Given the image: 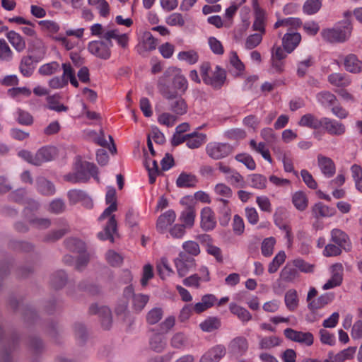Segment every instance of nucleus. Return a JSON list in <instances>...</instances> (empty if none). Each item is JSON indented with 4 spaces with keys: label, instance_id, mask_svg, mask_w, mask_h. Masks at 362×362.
<instances>
[{
    "label": "nucleus",
    "instance_id": "f257e3e1",
    "mask_svg": "<svg viewBox=\"0 0 362 362\" xmlns=\"http://www.w3.org/2000/svg\"><path fill=\"white\" fill-rule=\"evenodd\" d=\"M157 88L164 98L172 100L185 93L188 81L180 69L169 67L158 78Z\"/></svg>",
    "mask_w": 362,
    "mask_h": 362
},
{
    "label": "nucleus",
    "instance_id": "f03ea898",
    "mask_svg": "<svg viewBox=\"0 0 362 362\" xmlns=\"http://www.w3.org/2000/svg\"><path fill=\"white\" fill-rule=\"evenodd\" d=\"M351 31V23L346 21L339 23L333 28L322 30L321 35L323 40L329 42H344L349 38Z\"/></svg>",
    "mask_w": 362,
    "mask_h": 362
},
{
    "label": "nucleus",
    "instance_id": "7ed1b4c3",
    "mask_svg": "<svg viewBox=\"0 0 362 362\" xmlns=\"http://www.w3.org/2000/svg\"><path fill=\"white\" fill-rule=\"evenodd\" d=\"M56 154V148L52 146H44L40 148L35 154L23 150L18 152V156L28 163L40 166L45 162L52 160Z\"/></svg>",
    "mask_w": 362,
    "mask_h": 362
},
{
    "label": "nucleus",
    "instance_id": "20e7f679",
    "mask_svg": "<svg viewBox=\"0 0 362 362\" xmlns=\"http://www.w3.org/2000/svg\"><path fill=\"white\" fill-rule=\"evenodd\" d=\"M76 172L70 173L66 176V180L76 183V182H86L90 177L95 179L98 177V168L93 163L89 162H79L76 164Z\"/></svg>",
    "mask_w": 362,
    "mask_h": 362
},
{
    "label": "nucleus",
    "instance_id": "39448f33",
    "mask_svg": "<svg viewBox=\"0 0 362 362\" xmlns=\"http://www.w3.org/2000/svg\"><path fill=\"white\" fill-rule=\"evenodd\" d=\"M105 202L107 204H109V206L105 209L98 220L100 222L107 220L105 226H117V221L115 215L112 214L117 209L115 188L108 189L105 196Z\"/></svg>",
    "mask_w": 362,
    "mask_h": 362
},
{
    "label": "nucleus",
    "instance_id": "423d86ee",
    "mask_svg": "<svg viewBox=\"0 0 362 362\" xmlns=\"http://www.w3.org/2000/svg\"><path fill=\"white\" fill-rule=\"evenodd\" d=\"M233 151V147L228 143L210 142L206 146L207 155L214 160L224 158L231 154Z\"/></svg>",
    "mask_w": 362,
    "mask_h": 362
},
{
    "label": "nucleus",
    "instance_id": "0eeeda50",
    "mask_svg": "<svg viewBox=\"0 0 362 362\" xmlns=\"http://www.w3.org/2000/svg\"><path fill=\"white\" fill-rule=\"evenodd\" d=\"M177 272L180 277L186 276L188 272L196 267V261L194 257H189L184 252H180L178 257L174 260Z\"/></svg>",
    "mask_w": 362,
    "mask_h": 362
},
{
    "label": "nucleus",
    "instance_id": "6e6552de",
    "mask_svg": "<svg viewBox=\"0 0 362 362\" xmlns=\"http://www.w3.org/2000/svg\"><path fill=\"white\" fill-rule=\"evenodd\" d=\"M252 8L254 11V22L252 23V30L264 34L266 32L267 13L262 9L258 2V0H252Z\"/></svg>",
    "mask_w": 362,
    "mask_h": 362
},
{
    "label": "nucleus",
    "instance_id": "1a4fd4ad",
    "mask_svg": "<svg viewBox=\"0 0 362 362\" xmlns=\"http://www.w3.org/2000/svg\"><path fill=\"white\" fill-rule=\"evenodd\" d=\"M284 336L289 340L310 346L313 344L314 337L311 332H303L291 328L284 331Z\"/></svg>",
    "mask_w": 362,
    "mask_h": 362
},
{
    "label": "nucleus",
    "instance_id": "9d476101",
    "mask_svg": "<svg viewBox=\"0 0 362 362\" xmlns=\"http://www.w3.org/2000/svg\"><path fill=\"white\" fill-rule=\"evenodd\" d=\"M111 47L102 40H93L88 44V50L96 57L108 59L111 56Z\"/></svg>",
    "mask_w": 362,
    "mask_h": 362
},
{
    "label": "nucleus",
    "instance_id": "9b49d317",
    "mask_svg": "<svg viewBox=\"0 0 362 362\" xmlns=\"http://www.w3.org/2000/svg\"><path fill=\"white\" fill-rule=\"evenodd\" d=\"M322 127L329 134L332 136H341L346 132L345 125L336 119L329 117H322Z\"/></svg>",
    "mask_w": 362,
    "mask_h": 362
},
{
    "label": "nucleus",
    "instance_id": "f8f14e48",
    "mask_svg": "<svg viewBox=\"0 0 362 362\" xmlns=\"http://www.w3.org/2000/svg\"><path fill=\"white\" fill-rule=\"evenodd\" d=\"M248 349V342L245 337L238 336L233 338L228 344V351L233 356H242Z\"/></svg>",
    "mask_w": 362,
    "mask_h": 362
},
{
    "label": "nucleus",
    "instance_id": "ddd939ff",
    "mask_svg": "<svg viewBox=\"0 0 362 362\" xmlns=\"http://www.w3.org/2000/svg\"><path fill=\"white\" fill-rule=\"evenodd\" d=\"M67 196L71 204L81 203L88 209L91 208L93 205L91 198L84 191L71 189L68 192Z\"/></svg>",
    "mask_w": 362,
    "mask_h": 362
},
{
    "label": "nucleus",
    "instance_id": "4468645a",
    "mask_svg": "<svg viewBox=\"0 0 362 362\" xmlns=\"http://www.w3.org/2000/svg\"><path fill=\"white\" fill-rule=\"evenodd\" d=\"M226 78V71L219 66H216L215 70L210 73L209 77L204 78V83L214 88L219 89L223 85Z\"/></svg>",
    "mask_w": 362,
    "mask_h": 362
},
{
    "label": "nucleus",
    "instance_id": "2eb2a0df",
    "mask_svg": "<svg viewBox=\"0 0 362 362\" xmlns=\"http://www.w3.org/2000/svg\"><path fill=\"white\" fill-rule=\"evenodd\" d=\"M91 314H98L101 320V324L104 329H108L112 325V313L109 308L106 306L98 307L93 304L89 308Z\"/></svg>",
    "mask_w": 362,
    "mask_h": 362
},
{
    "label": "nucleus",
    "instance_id": "dca6fc26",
    "mask_svg": "<svg viewBox=\"0 0 362 362\" xmlns=\"http://www.w3.org/2000/svg\"><path fill=\"white\" fill-rule=\"evenodd\" d=\"M226 354V348L218 344L209 349L200 358L199 362H218Z\"/></svg>",
    "mask_w": 362,
    "mask_h": 362
},
{
    "label": "nucleus",
    "instance_id": "f3484780",
    "mask_svg": "<svg viewBox=\"0 0 362 362\" xmlns=\"http://www.w3.org/2000/svg\"><path fill=\"white\" fill-rule=\"evenodd\" d=\"M10 202L18 204H27L30 205L32 209H37L39 204L37 202L26 198V192L23 189H18L11 192L8 197Z\"/></svg>",
    "mask_w": 362,
    "mask_h": 362
},
{
    "label": "nucleus",
    "instance_id": "a211bd4d",
    "mask_svg": "<svg viewBox=\"0 0 362 362\" xmlns=\"http://www.w3.org/2000/svg\"><path fill=\"white\" fill-rule=\"evenodd\" d=\"M317 163L322 173L325 177H331L334 175L335 164L330 158L320 154L317 156Z\"/></svg>",
    "mask_w": 362,
    "mask_h": 362
},
{
    "label": "nucleus",
    "instance_id": "6ab92c4d",
    "mask_svg": "<svg viewBox=\"0 0 362 362\" xmlns=\"http://www.w3.org/2000/svg\"><path fill=\"white\" fill-rule=\"evenodd\" d=\"M301 35L298 33H287L282 39V45L287 53H291L299 45Z\"/></svg>",
    "mask_w": 362,
    "mask_h": 362
},
{
    "label": "nucleus",
    "instance_id": "aec40b11",
    "mask_svg": "<svg viewBox=\"0 0 362 362\" xmlns=\"http://www.w3.org/2000/svg\"><path fill=\"white\" fill-rule=\"evenodd\" d=\"M344 66L348 72L352 74H359L362 72V61L354 54H349L344 57Z\"/></svg>",
    "mask_w": 362,
    "mask_h": 362
},
{
    "label": "nucleus",
    "instance_id": "412c9836",
    "mask_svg": "<svg viewBox=\"0 0 362 362\" xmlns=\"http://www.w3.org/2000/svg\"><path fill=\"white\" fill-rule=\"evenodd\" d=\"M322 118H317L314 115L308 113L300 117L298 124L313 129H319L322 127Z\"/></svg>",
    "mask_w": 362,
    "mask_h": 362
},
{
    "label": "nucleus",
    "instance_id": "4be33fe9",
    "mask_svg": "<svg viewBox=\"0 0 362 362\" xmlns=\"http://www.w3.org/2000/svg\"><path fill=\"white\" fill-rule=\"evenodd\" d=\"M186 145L189 148H198L206 141V135L203 133L194 132L191 134H186Z\"/></svg>",
    "mask_w": 362,
    "mask_h": 362
},
{
    "label": "nucleus",
    "instance_id": "5701e85b",
    "mask_svg": "<svg viewBox=\"0 0 362 362\" xmlns=\"http://www.w3.org/2000/svg\"><path fill=\"white\" fill-rule=\"evenodd\" d=\"M197 182V178L194 175L182 172L176 180V185L180 188H189L195 187Z\"/></svg>",
    "mask_w": 362,
    "mask_h": 362
},
{
    "label": "nucleus",
    "instance_id": "b1692460",
    "mask_svg": "<svg viewBox=\"0 0 362 362\" xmlns=\"http://www.w3.org/2000/svg\"><path fill=\"white\" fill-rule=\"evenodd\" d=\"M35 69V64L31 56H24L22 57L19 70L21 74L25 77H30L33 75Z\"/></svg>",
    "mask_w": 362,
    "mask_h": 362
},
{
    "label": "nucleus",
    "instance_id": "393cba45",
    "mask_svg": "<svg viewBox=\"0 0 362 362\" xmlns=\"http://www.w3.org/2000/svg\"><path fill=\"white\" fill-rule=\"evenodd\" d=\"M216 300L215 296L212 294H207L202 296L200 302L197 303L195 305H192L194 311L196 313H201L207 309L212 307Z\"/></svg>",
    "mask_w": 362,
    "mask_h": 362
},
{
    "label": "nucleus",
    "instance_id": "a878e982",
    "mask_svg": "<svg viewBox=\"0 0 362 362\" xmlns=\"http://www.w3.org/2000/svg\"><path fill=\"white\" fill-rule=\"evenodd\" d=\"M299 276V272L292 262H288L280 273V278L285 282H293Z\"/></svg>",
    "mask_w": 362,
    "mask_h": 362
},
{
    "label": "nucleus",
    "instance_id": "bb28decb",
    "mask_svg": "<svg viewBox=\"0 0 362 362\" xmlns=\"http://www.w3.org/2000/svg\"><path fill=\"white\" fill-rule=\"evenodd\" d=\"M328 81L334 86L337 87H347L349 86L351 81L348 75L340 73H333L328 76Z\"/></svg>",
    "mask_w": 362,
    "mask_h": 362
},
{
    "label": "nucleus",
    "instance_id": "cd10ccee",
    "mask_svg": "<svg viewBox=\"0 0 362 362\" xmlns=\"http://www.w3.org/2000/svg\"><path fill=\"white\" fill-rule=\"evenodd\" d=\"M62 97L59 94H54L47 97V108L49 110L61 112H66L68 107L61 103Z\"/></svg>",
    "mask_w": 362,
    "mask_h": 362
},
{
    "label": "nucleus",
    "instance_id": "c85d7f7f",
    "mask_svg": "<svg viewBox=\"0 0 362 362\" xmlns=\"http://www.w3.org/2000/svg\"><path fill=\"white\" fill-rule=\"evenodd\" d=\"M9 42L13 48L18 52H21L25 48V42L23 37L15 31H9L6 34Z\"/></svg>",
    "mask_w": 362,
    "mask_h": 362
},
{
    "label": "nucleus",
    "instance_id": "c756f323",
    "mask_svg": "<svg viewBox=\"0 0 362 362\" xmlns=\"http://www.w3.org/2000/svg\"><path fill=\"white\" fill-rule=\"evenodd\" d=\"M317 101L324 107H332L337 101V97L329 91L324 90L316 95Z\"/></svg>",
    "mask_w": 362,
    "mask_h": 362
},
{
    "label": "nucleus",
    "instance_id": "7c9ffc66",
    "mask_svg": "<svg viewBox=\"0 0 362 362\" xmlns=\"http://www.w3.org/2000/svg\"><path fill=\"white\" fill-rule=\"evenodd\" d=\"M25 218L28 223L36 225L37 226H49L52 224L51 221L48 218H40L31 212V209L26 207L24 210Z\"/></svg>",
    "mask_w": 362,
    "mask_h": 362
},
{
    "label": "nucleus",
    "instance_id": "2f4dec72",
    "mask_svg": "<svg viewBox=\"0 0 362 362\" xmlns=\"http://www.w3.org/2000/svg\"><path fill=\"white\" fill-rule=\"evenodd\" d=\"M332 240L344 250H349L348 235L341 230L339 228L333 229L332 231Z\"/></svg>",
    "mask_w": 362,
    "mask_h": 362
},
{
    "label": "nucleus",
    "instance_id": "473e14b6",
    "mask_svg": "<svg viewBox=\"0 0 362 362\" xmlns=\"http://www.w3.org/2000/svg\"><path fill=\"white\" fill-rule=\"evenodd\" d=\"M229 309L231 313L236 315L243 322H247L252 319V315L247 309L235 303H230Z\"/></svg>",
    "mask_w": 362,
    "mask_h": 362
},
{
    "label": "nucleus",
    "instance_id": "72a5a7b5",
    "mask_svg": "<svg viewBox=\"0 0 362 362\" xmlns=\"http://www.w3.org/2000/svg\"><path fill=\"white\" fill-rule=\"evenodd\" d=\"M202 226H216V219L213 210L210 207H204L201 211Z\"/></svg>",
    "mask_w": 362,
    "mask_h": 362
},
{
    "label": "nucleus",
    "instance_id": "f704fd0d",
    "mask_svg": "<svg viewBox=\"0 0 362 362\" xmlns=\"http://www.w3.org/2000/svg\"><path fill=\"white\" fill-rule=\"evenodd\" d=\"M259 348L260 349H271L278 346L281 343V339L276 336L259 337Z\"/></svg>",
    "mask_w": 362,
    "mask_h": 362
},
{
    "label": "nucleus",
    "instance_id": "c9c22d12",
    "mask_svg": "<svg viewBox=\"0 0 362 362\" xmlns=\"http://www.w3.org/2000/svg\"><path fill=\"white\" fill-rule=\"evenodd\" d=\"M292 203L299 211H304L308 204L306 194L302 191L296 192L292 196Z\"/></svg>",
    "mask_w": 362,
    "mask_h": 362
},
{
    "label": "nucleus",
    "instance_id": "e433bc0d",
    "mask_svg": "<svg viewBox=\"0 0 362 362\" xmlns=\"http://www.w3.org/2000/svg\"><path fill=\"white\" fill-rule=\"evenodd\" d=\"M250 146L256 152L261 154L262 156L269 163H272V159L268 148L263 142L257 143L254 139L250 141Z\"/></svg>",
    "mask_w": 362,
    "mask_h": 362
},
{
    "label": "nucleus",
    "instance_id": "4c0bfd02",
    "mask_svg": "<svg viewBox=\"0 0 362 362\" xmlns=\"http://www.w3.org/2000/svg\"><path fill=\"white\" fill-rule=\"evenodd\" d=\"M64 244L68 250L74 252L81 253L86 250L85 243L78 238H67L65 240Z\"/></svg>",
    "mask_w": 362,
    "mask_h": 362
},
{
    "label": "nucleus",
    "instance_id": "58836bf2",
    "mask_svg": "<svg viewBox=\"0 0 362 362\" xmlns=\"http://www.w3.org/2000/svg\"><path fill=\"white\" fill-rule=\"evenodd\" d=\"M149 345L152 350L160 353L166 347L165 338L160 334H156L150 339Z\"/></svg>",
    "mask_w": 362,
    "mask_h": 362
},
{
    "label": "nucleus",
    "instance_id": "ea45409f",
    "mask_svg": "<svg viewBox=\"0 0 362 362\" xmlns=\"http://www.w3.org/2000/svg\"><path fill=\"white\" fill-rule=\"evenodd\" d=\"M37 190L43 195L52 196L55 193L54 185L45 178L37 180Z\"/></svg>",
    "mask_w": 362,
    "mask_h": 362
},
{
    "label": "nucleus",
    "instance_id": "a19ab883",
    "mask_svg": "<svg viewBox=\"0 0 362 362\" xmlns=\"http://www.w3.org/2000/svg\"><path fill=\"white\" fill-rule=\"evenodd\" d=\"M188 109L186 101L178 96L177 99L170 104V110L177 115H183L187 113Z\"/></svg>",
    "mask_w": 362,
    "mask_h": 362
},
{
    "label": "nucleus",
    "instance_id": "79ce46f5",
    "mask_svg": "<svg viewBox=\"0 0 362 362\" xmlns=\"http://www.w3.org/2000/svg\"><path fill=\"white\" fill-rule=\"evenodd\" d=\"M195 209L192 206H187L181 213L180 220L181 221L188 226H192L194 225L195 219Z\"/></svg>",
    "mask_w": 362,
    "mask_h": 362
},
{
    "label": "nucleus",
    "instance_id": "37998d69",
    "mask_svg": "<svg viewBox=\"0 0 362 362\" xmlns=\"http://www.w3.org/2000/svg\"><path fill=\"white\" fill-rule=\"evenodd\" d=\"M67 281V276L66 273L59 270L54 272L51 277V285L56 289L62 288L64 286Z\"/></svg>",
    "mask_w": 362,
    "mask_h": 362
},
{
    "label": "nucleus",
    "instance_id": "c03bdc74",
    "mask_svg": "<svg viewBox=\"0 0 362 362\" xmlns=\"http://www.w3.org/2000/svg\"><path fill=\"white\" fill-rule=\"evenodd\" d=\"M15 119L21 125L30 126L33 123V116L28 112L21 108L16 110Z\"/></svg>",
    "mask_w": 362,
    "mask_h": 362
},
{
    "label": "nucleus",
    "instance_id": "a18cd8bd",
    "mask_svg": "<svg viewBox=\"0 0 362 362\" xmlns=\"http://www.w3.org/2000/svg\"><path fill=\"white\" fill-rule=\"evenodd\" d=\"M188 339L187 336L182 333H175L170 339V346L176 349H183L187 345Z\"/></svg>",
    "mask_w": 362,
    "mask_h": 362
},
{
    "label": "nucleus",
    "instance_id": "49530a36",
    "mask_svg": "<svg viewBox=\"0 0 362 362\" xmlns=\"http://www.w3.org/2000/svg\"><path fill=\"white\" fill-rule=\"evenodd\" d=\"M7 94L11 98L19 101L22 97H29L31 95V90L26 87H17L9 88Z\"/></svg>",
    "mask_w": 362,
    "mask_h": 362
},
{
    "label": "nucleus",
    "instance_id": "de8ad7c7",
    "mask_svg": "<svg viewBox=\"0 0 362 362\" xmlns=\"http://www.w3.org/2000/svg\"><path fill=\"white\" fill-rule=\"evenodd\" d=\"M149 300L148 295L141 293L134 296L132 299V308L136 313H140L146 306Z\"/></svg>",
    "mask_w": 362,
    "mask_h": 362
},
{
    "label": "nucleus",
    "instance_id": "09e8293b",
    "mask_svg": "<svg viewBox=\"0 0 362 362\" xmlns=\"http://www.w3.org/2000/svg\"><path fill=\"white\" fill-rule=\"evenodd\" d=\"M312 211L317 218L331 216L333 214V210L322 202L315 204Z\"/></svg>",
    "mask_w": 362,
    "mask_h": 362
},
{
    "label": "nucleus",
    "instance_id": "8fccbe9b",
    "mask_svg": "<svg viewBox=\"0 0 362 362\" xmlns=\"http://www.w3.org/2000/svg\"><path fill=\"white\" fill-rule=\"evenodd\" d=\"M175 218V211L168 210L158 217L157 226H170L174 223Z\"/></svg>",
    "mask_w": 362,
    "mask_h": 362
},
{
    "label": "nucleus",
    "instance_id": "3c124183",
    "mask_svg": "<svg viewBox=\"0 0 362 362\" xmlns=\"http://www.w3.org/2000/svg\"><path fill=\"white\" fill-rule=\"evenodd\" d=\"M297 292L294 289L288 290L285 294V304L289 310L293 311L298 307Z\"/></svg>",
    "mask_w": 362,
    "mask_h": 362
},
{
    "label": "nucleus",
    "instance_id": "603ef678",
    "mask_svg": "<svg viewBox=\"0 0 362 362\" xmlns=\"http://www.w3.org/2000/svg\"><path fill=\"white\" fill-rule=\"evenodd\" d=\"M221 325L220 320L215 317H210L202 322L199 327L204 332H211L217 329Z\"/></svg>",
    "mask_w": 362,
    "mask_h": 362
},
{
    "label": "nucleus",
    "instance_id": "864d4df0",
    "mask_svg": "<svg viewBox=\"0 0 362 362\" xmlns=\"http://www.w3.org/2000/svg\"><path fill=\"white\" fill-rule=\"evenodd\" d=\"M98 237L101 240H108L113 243L115 238H119L117 228H103V230L98 233Z\"/></svg>",
    "mask_w": 362,
    "mask_h": 362
},
{
    "label": "nucleus",
    "instance_id": "5fc2aeb1",
    "mask_svg": "<svg viewBox=\"0 0 362 362\" xmlns=\"http://www.w3.org/2000/svg\"><path fill=\"white\" fill-rule=\"evenodd\" d=\"M226 180L232 185L236 187L243 188L245 187L244 177L236 170H233L229 175L226 177Z\"/></svg>",
    "mask_w": 362,
    "mask_h": 362
},
{
    "label": "nucleus",
    "instance_id": "6e6d98bb",
    "mask_svg": "<svg viewBox=\"0 0 362 362\" xmlns=\"http://www.w3.org/2000/svg\"><path fill=\"white\" fill-rule=\"evenodd\" d=\"M182 248L184 250L183 252L189 257H194L200 253V247L199 244L192 240L185 242L182 244Z\"/></svg>",
    "mask_w": 362,
    "mask_h": 362
},
{
    "label": "nucleus",
    "instance_id": "4d7b16f0",
    "mask_svg": "<svg viewBox=\"0 0 362 362\" xmlns=\"http://www.w3.org/2000/svg\"><path fill=\"white\" fill-rule=\"evenodd\" d=\"M267 178L260 174H253L250 177V185L255 189H263L267 187Z\"/></svg>",
    "mask_w": 362,
    "mask_h": 362
},
{
    "label": "nucleus",
    "instance_id": "13d9d810",
    "mask_svg": "<svg viewBox=\"0 0 362 362\" xmlns=\"http://www.w3.org/2000/svg\"><path fill=\"white\" fill-rule=\"evenodd\" d=\"M322 6L321 0H307L303 7V12L308 15L316 13Z\"/></svg>",
    "mask_w": 362,
    "mask_h": 362
},
{
    "label": "nucleus",
    "instance_id": "bf43d9fd",
    "mask_svg": "<svg viewBox=\"0 0 362 362\" xmlns=\"http://www.w3.org/2000/svg\"><path fill=\"white\" fill-rule=\"evenodd\" d=\"M163 312L160 308H153L146 314V321L149 325H155L163 317Z\"/></svg>",
    "mask_w": 362,
    "mask_h": 362
},
{
    "label": "nucleus",
    "instance_id": "052dcab7",
    "mask_svg": "<svg viewBox=\"0 0 362 362\" xmlns=\"http://www.w3.org/2000/svg\"><path fill=\"white\" fill-rule=\"evenodd\" d=\"M43 31L48 33L50 35L56 34L59 30V25L54 21L43 20L38 22Z\"/></svg>",
    "mask_w": 362,
    "mask_h": 362
},
{
    "label": "nucleus",
    "instance_id": "680f3d73",
    "mask_svg": "<svg viewBox=\"0 0 362 362\" xmlns=\"http://www.w3.org/2000/svg\"><path fill=\"white\" fill-rule=\"evenodd\" d=\"M177 58L179 60L185 61L189 64H194L199 60V55L193 50L182 51L179 52Z\"/></svg>",
    "mask_w": 362,
    "mask_h": 362
},
{
    "label": "nucleus",
    "instance_id": "e2e57ef3",
    "mask_svg": "<svg viewBox=\"0 0 362 362\" xmlns=\"http://www.w3.org/2000/svg\"><path fill=\"white\" fill-rule=\"evenodd\" d=\"M13 58V52L4 39H0V61L10 62Z\"/></svg>",
    "mask_w": 362,
    "mask_h": 362
},
{
    "label": "nucleus",
    "instance_id": "0e129e2a",
    "mask_svg": "<svg viewBox=\"0 0 362 362\" xmlns=\"http://www.w3.org/2000/svg\"><path fill=\"white\" fill-rule=\"evenodd\" d=\"M59 69V63L57 62H52L40 66L38 69V72L42 76H49L58 71Z\"/></svg>",
    "mask_w": 362,
    "mask_h": 362
},
{
    "label": "nucleus",
    "instance_id": "69168bd1",
    "mask_svg": "<svg viewBox=\"0 0 362 362\" xmlns=\"http://www.w3.org/2000/svg\"><path fill=\"white\" fill-rule=\"evenodd\" d=\"M264 34L261 33H254L250 35L245 40V47L247 49H252L257 47L262 40V36Z\"/></svg>",
    "mask_w": 362,
    "mask_h": 362
},
{
    "label": "nucleus",
    "instance_id": "338daca9",
    "mask_svg": "<svg viewBox=\"0 0 362 362\" xmlns=\"http://www.w3.org/2000/svg\"><path fill=\"white\" fill-rule=\"evenodd\" d=\"M107 262L112 267H119L123 262V257L114 250H108L105 255Z\"/></svg>",
    "mask_w": 362,
    "mask_h": 362
},
{
    "label": "nucleus",
    "instance_id": "774afa93",
    "mask_svg": "<svg viewBox=\"0 0 362 362\" xmlns=\"http://www.w3.org/2000/svg\"><path fill=\"white\" fill-rule=\"evenodd\" d=\"M235 159L244 164L250 170L256 168V163L253 158L247 153H239L235 156Z\"/></svg>",
    "mask_w": 362,
    "mask_h": 362
}]
</instances>
